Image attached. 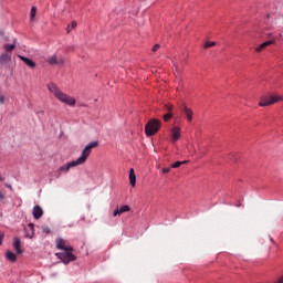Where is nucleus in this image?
<instances>
[{
  "mask_svg": "<svg viewBox=\"0 0 283 283\" xmlns=\"http://www.w3.org/2000/svg\"><path fill=\"white\" fill-rule=\"evenodd\" d=\"M55 247L60 251L63 252H57L55 253L56 258L63 262V264H70V262H75L76 255H74L72 252L74 251V248L70 245L67 240L63 238H56L55 239Z\"/></svg>",
  "mask_w": 283,
  "mask_h": 283,
  "instance_id": "f257e3e1",
  "label": "nucleus"
},
{
  "mask_svg": "<svg viewBox=\"0 0 283 283\" xmlns=\"http://www.w3.org/2000/svg\"><path fill=\"white\" fill-rule=\"evenodd\" d=\"M95 147H98V142H91L85 146V148L82 150L81 156L73 161H70L59 168V171H70L72 167H78V165H85L87 163V158H90L92 154V149H95Z\"/></svg>",
  "mask_w": 283,
  "mask_h": 283,
  "instance_id": "f03ea898",
  "label": "nucleus"
},
{
  "mask_svg": "<svg viewBox=\"0 0 283 283\" xmlns=\"http://www.w3.org/2000/svg\"><path fill=\"white\" fill-rule=\"evenodd\" d=\"M48 90L57 98V101H60V103H64V105H69L70 107H74V105H76V99L61 91L56 84H48Z\"/></svg>",
  "mask_w": 283,
  "mask_h": 283,
  "instance_id": "7ed1b4c3",
  "label": "nucleus"
},
{
  "mask_svg": "<svg viewBox=\"0 0 283 283\" xmlns=\"http://www.w3.org/2000/svg\"><path fill=\"white\" fill-rule=\"evenodd\" d=\"M160 127H163V122L156 118L150 119L145 126L146 136H155Z\"/></svg>",
  "mask_w": 283,
  "mask_h": 283,
  "instance_id": "20e7f679",
  "label": "nucleus"
},
{
  "mask_svg": "<svg viewBox=\"0 0 283 283\" xmlns=\"http://www.w3.org/2000/svg\"><path fill=\"white\" fill-rule=\"evenodd\" d=\"M280 101H283V97L280 95H272L270 97H262L259 102L260 107H269V105H275V103H280Z\"/></svg>",
  "mask_w": 283,
  "mask_h": 283,
  "instance_id": "39448f33",
  "label": "nucleus"
},
{
  "mask_svg": "<svg viewBox=\"0 0 283 283\" xmlns=\"http://www.w3.org/2000/svg\"><path fill=\"white\" fill-rule=\"evenodd\" d=\"M9 63H12V54H10L8 52H3L0 55V65H1V67H6V65H8Z\"/></svg>",
  "mask_w": 283,
  "mask_h": 283,
  "instance_id": "423d86ee",
  "label": "nucleus"
},
{
  "mask_svg": "<svg viewBox=\"0 0 283 283\" xmlns=\"http://www.w3.org/2000/svg\"><path fill=\"white\" fill-rule=\"evenodd\" d=\"M180 109L184 112L188 123H191V120H193V111L187 107L185 103L180 106Z\"/></svg>",
  "mask_w": 283,
  "mask_h": 283,
  "instance_id": "0eeeda50",
  "label": "nucleus"
},
{
  "mask_svg": "<svg viewBox=\"0 0 283 283\" xmlns=\"http://www.w3.org/2000/svg\"><path fill=\"white\" fill-rule=\"evenodd\" d=\"M180 132H181L180 126H175L171 128L172 143H178V140H180V138H181Z\"/></svg>",
  "mask_w": 283,
  "mask_h": 283,
  "instance_id": "6e6552de",
  "label": "nucleus"
},
{
  "mask_svg": "<svg viewBox=\"0 0 283 283\" xmlns=\"http://www.w3.org/2000/svg\"><path fill=\"white\" fill-rule=\"evenodd\" d=\"M49 65H63V63H65V60L63 57H59L57 55H52L49 60H48Z\"/></svg>",
  "mask_w": 283,
  "mask_h": 283,
  "instance_id": "1a4fd4ad",
  "label": "nucleus"
},
{
  "mask_svg": "<svg viewBox=\"0 0 283 283\" xmlns=\"http://www.w3.org/2000/svg\"><path fill=\"white\" fill-rule=\"evenodd\" d=\"M275 44V41L274 40H269V41H265L263 42L262 44H260L256 49H255V52H264V50H266V48H269V45H273Z\"/></svg>",
  "mask_w": 283,
  "mask_h": 283,
  "instance_id": "9d476101",
  "label": "nucleus"
},
{
  "mask_svg": "<svg viewBox=\"0 0 283 283\" xmlns=\"http://www.w3.org/2000/svg\"><path fill=\"white\" fill-rule=\"evenodd\" d=\"M25 231V238H29L30 240H32V238H34V224L33 223H29L28 227L24 229Z\"/></svg>",
  "mask_w": 283,
  "mask_h": 283,
  "instance_id": "9b49d317",
  "label": "nucleus"
},
{
  "mask_svg": "<svg viewBox=\"0 0 283 283\" xmlns=\"http://www.w3.org/2000/svg\"><path fill=\"white\" fill-rule=\"evenodd\" d=\"M3 50L7 52V54H12L14 52V49L17 48V39L13 40L12 44H3Z\"/></svg>",
  "mask_w": 283,
  "mask_h": 283,
  "instance_id": "f8f14e48",
  "label": "nucleus"
},
{
  "mask_svg": "<svg viewBox=\"0 0 283 283\" xmlns=\"http://www.w3.org/2000/svg\"><path fill=\"white\" fill-rule=\"evenodd\" d=\"M32 213L34 220H39L43 216V209L39 206H34Z\"/></svg>",
  "mask_w": 283,
  "mask_h": 283,
  "instance_id": "ddd939ff",
  "label": "nucleus"
},
{
  "mask_svg": "<svg viewBox=\"0 0 283 283\" xmlns=\"http://www.w3.org/2000/svg\"><path fill=\"white\" fill-rule=\"evenodd\" d=\"M13 249L15 250V253H18V255H21L23 253V251L21 250V240H19V238H14L13 239Z\"/></svg>",
  "mask_w": 283,
  "mask_h": 283,
  "instance_id": "4468645a",
  "label": "nucleus"
},
{
  "mask_svg": "<svg viewBox=\"0 0 283 283\" xmlns=\"http://www.w3.org/2000/svg\"><path fill=\"white\" fill-rule=\"evenodd\" d=\"M20 61H22L23 63H25V65H28V67H31V69H34L36 67V63H34V61L25 57V56H22V55H18Z\"/></svg>",
  "mask_w": 283,
  "mask_h": 283,
  "instance_id": "2eb2a0df",
  "label": "nucleus"
},
{
  "mask_svg": "<svg viewBox=\"0 0 283 283\" xmlns=\"http://www.w3.org/2000/svg\"><path fill=\"white\" fill-rule=\"evenodd\" d=\"M129 184L133 187H136V172L134 171V168L129 170Z\"/></svg>",
  "mask_w": 283,
  "mask_h": 283,
  "instance_id": "dca6fc26",
  "label": "nucleus"
},
{
  "mask_svg": "<svg viewBox=\"0 0 283 283\" xmlns=\"http://www.w3.org/2000/svg\"><path fill=\"white\" fill-rule=\"evenodd\" d=\"M6 258L9 260V262H17V254H14L12 251H7Z\"/></svg>",
  "mask_w": 283,
  "mask_h": 283,
  "instance_id": "f3484780",
  "label": "nucleus"
},
{
  "mask_svg": "<svg viewBox=\"0 0 283 283\" xmlns=\"http://www.w3.org/2000/svg\"><path fill=\"white\" fill-rule=\"evenodd\" d=\"M36 17V7H32L31 10H30V21H34Z\"/></svg>",
  "mask_w": 283,
  "mask_h": 283,
  "instance_id": "a211bd4d",
  "label": "nucleus"
},
{
  "mask_svg": "<svg viewBox=\"0 0 283 283\" xmlns=\"http://www.w3.org/2000/svg\"><path fill=\"white\" fill-rule=\"evenodd\" d=\"M127 211H132V208L128 205L122 206L119 208V213L123 216V213H127Z\"/></svg>",
  "mask_w": 283,
  "mask_h": 283,
  "instance_id": "6ab92c4d",
  "label": "nucleus"
},
{
  "mask_svg": "<svg viewBox=\"0 0 283 283\" xmlns=\"http://www.w3.org/2000/svg\"><path fill=\"white\" fill-rule=\"evenodd\" d=\"M163 118H164L165 123H169V120H171V118H174V113H166Z\"/></svg>",
  "mask_w": 283,
  "mask_h": 283,
  "instance_id": "aec40b11",
  "label": "nucleus"
},
{
  "mask_svg": "<svg viewBox=\"0 0 283 283\" xmlns=\"http://www.w3.org/2000/svg\"><path fill=\"white\" fill-rule=\"evenodd\" d=\"M216 45H217V42H206L205 43V45H203V48H205V50H208V48H216Z\"/></svg>",
  "mask_w": 283,
  "mask_h": 283,
  "instance_id": "412c9836",
  "label": "nucleus"
},
{
  "mask_svg": "<svg viewBox=\"0 0 283 283\" xmlns=\"http://www.w3.org/2000/svg\"><path fill=\"white\" fill-rule=\"evenodd\" d=\"M185 163L187 161H176L175 164H172V169H178V167H180L181 165H185Z\"/></svg>",
  "mask_w": 283,
  "mask_h": 283,
  "instance_id": "4be33fe9",
  "label": "nucleus"
},
{
  "mask_svg": "<svg viewBox=\"0 0 283 283\" xmlns=\"http://www.w3.org/2000/svg\"><path fill=\"white\" fill-rule=\"evenodd\" d=\"M76 21H73L72 23H71V25H69L67 27V32H70V30H75L76 29Z\"/></svg>",
  "mask_w": 283,
  "mask_h": 283,
  "instance_id": "5701e85b",
  "label": "nucleus"
},
{
  "mask_svg": "<svg viewBox=\"0 0 283 283\" xmlns=\"http://www.w3.org/2000/svg\"><path fill=\"white\" fill-rule=\"evenodd\" d=\"M165 109H167L168 113H171L174 109V105L171 104H165Z\"/></svg>",
  "mask_w": 283,
  "mask_h": 283,
  "instance_id": "b1692460",
  "label": "nucleus"
},
{
  "mask_svg": "<svg viewBox=\"0 0 283 283\" xmlns=\"http://www.w3.org/2000/svg\"><path fill=\"white\" fill-rule=\"evenodd\" d=\"M188 150L190 151V154H196V146L195 145H190L188 147Z\"/></svg>",
  "mask_w": 283,
  "mask_h": 283,
  "instance_id": "393cba45",
  "label": "nucleus"
},
{
  "mask_svg": "<svg viewBox=\"0 0 283 283\" xmlns=\"http://www.w3.org/2000/svg\"><path fill=\"white\" fill-rule=\"evenodd\" d=\"M158 50H160V44H155L153 46V52H158Z\"/></svg>",
  "mask_w": 283,
  "mask_h": 283,
  "instance_id": "a878e982",
  "label": "nucleus"
},
{
  "mask_svg": "<svg viewBox=\"0 0 283 283\" xmlns=\"http://www.w3.org/2000/svg\"><path fill=\"white\" fill-rule=\"evenodd\" d=\"M4 233L3 232H0V245L3 244V238H4Z\"/></svg>",
  "mask_w": 283,
  "mask_h": 283,
  "instance_id": "bb28decb",
  "label": "nucleus"
},
{
  "mask_svg": "<svg viewBox=\"0 0 283 283\" xmlns=\"http://www.w3.org/2000/svg\"><path fill=\"white\" fill-rule=\"evenodd\" d=\"M113 216H114L115 218H116V216H122V214H120V210H119V209H116V210L114 211Z\"/></svg>",
  "mask_w": 283,
  "mask_h": 283,
  "instance_id": "cd10ccee",
  "label": "nucleus"
},
{
  "mask_svg": "<svg viewBox=\"0 0 283 283\" xmlns=\"http://www.w3.org/2000/svg\"><path fill=\"white\" fill-rule=\"evenodd\" d=\"M171 171V168H163V174H169Z\"/></svg>",
  "mask_w": 283,
  "mask_h": 283,
  "instance_id": "c85d7f7f",
  "label": "nucleus"
},
{
  "mask_svg": "<svg viewBox=\"0 0 283 283\" xmlns=\"http://www.w3.org/2000/svg\"><path fill=\"white\" fill-rule=\"evenodd\" d=\"M42 231H43V233H50V228L44 227V228H42Z\"/></svg>",
  "mask_w": 283,
  "mask_h": 283,
  "instance_id": "c756f323",
  "label": "nucleus"
},
{
  "mask_svg": "<svg viewBox=\"0 0 283 283\" xmlns=\"http://www.w3.org/2000/svg\"><path fill=\"white\" fill-rule=\"evenodd\" d=\"M3 103H4V97H3V95H1L0 96V105H3Z\"/></svg>",
  "mask_w": 283,
  "mask_h": 283,
  "instance_id": "7c9ffc66",
  "label": "nucleus"
},
{
  "mask_svg": "<svg viewBox=\"0 0 283 283\" xmlns=\"http://www.w3.org/2000/svg\"><path fill=\"white\" fill-rule=\"evenodd\" d=\"M4 199H6V196H3V192L0 191V201Z\"/></svg>",
  "mask_w": 283,
  "mask_h": 283,
  "instance_id": "2f4dec72",
  "label": "nucleus"
},
{
  "mask_svg": "<svg viewBox=\"0 0 283 283\" xmlns=\"http://www.w3.org/2000/svg\"><path fill=\"white\" fill-rule=\"evenodd\" d=\"M6 187H7V189H10L12 191V186L11 185L6 184Z\"/></svg>",
  "mask_w": 283,
  "mask_h": 283,
  "instance_id": "473e14b6",
  "label": "nucleus"
},
{
  "mask_svg": "<svg viewBox=\"0 0 283 283\" xmlns=\"http://www.w3.org/2000/svg\"><path fill=\"white\" fill-rule=\"evenodd\" d=\"M4 32L3 30H0V36H3Z\"/></svg>",
  "mask_w": 283,
  "mask_h": 283,
  "instance_id": "72a5a7b5",
  "label": "nucleus"
},
{
  "mask_svg": "<svg viewBox=\"0 0 283 283\" xmlns=\"http://www.w3.org/2000/svg\"><path fill=\"white\" fill-rule=\"evenodd\" d=\"M0 182H3V178L0 176Z\"/></svg>",
  "mask_w": 283,
  "mask_h": 283,
  "instance_id": "f704fd0d",
  "label": "nucleus"
}]
</instances>
